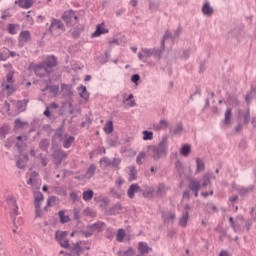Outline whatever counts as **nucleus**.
<instances>
[{
    "label": "nucleus",
    "mask_w": 256,
    "mask_h": 256,
    "mask_svg": "<svg viewBox=\"0 0 256 256\" xmlns=\"http://www.w3.org/2000/svg\"><path fill=\"white\" fill-rule=\"evenodd\" d=\"M48 31L54 36L59 37L62 33H65V25L59 19H52L51 25L48 28Z\"/></svg>",
    "instance_id": "nucleus-1"
},
{
    "label": "nucleus",
    "mask_w": 256,
    "mask_h": 256,
    "mask_svg": "<svg viewBox=\"0 0 256 256\" xmlns=\"http://www.w3.org/2000/svg\"><path fill=\"white\" fill-rule=\"evenodd\" d=\"M179 35H181V28H177L174 31V34H171L170 31H166L163 37L162 47H169L172 46L173 43H175V39H178Z\"/></svg>",
    "instance_id": "nucleus-2"
},
{
    "label": "nucleus",
    "mask_w": 256,
    "mask_h": 256,
    "mask_svg": "<svg viewBox=\"0 0 256 256\" xmlns=\"http://www.w3.org/2000/svg\"><path fill=\"white\" fill-rule=\"evenodd\" d=\"M52 157L54 159V163H55L56 167H59L61 165V163H63V160L67 159L68 155L66 154L65 151H63L61 149H56L53 151Z\"/></svg>",
    "instance_id": "nucleus-3"
},
{
    "label": "nucleus",
    "mask_w": 256,
    "mask_h": 256,
    "mask_svg": "<svg viewBox=\"0 0 256 256\" xmlns=\"http://www.w3.org/2000/svg\"><path fill=\"white\" fill-rule=\"evenodd\" d=\"M63 21H65L66 25H73V23L77 22V14L73 10H68L64 12L62 16Z\"/></svg>",
    "instance_id": "nucleus-4"
},
{
    "label": "nucleus",
    "mask_w": 256,
    "mask_h": 256,
    "mask_svg": "<svg viewBox=\"0 0 256 256\" xmlns=\"http://www.w3.org/2000/svg\"><path fill=\"white\" fill-rule=\"evenodd\" d=\"M142 53L146 57V60L149 59V57H155V59H161V50L160 49H149V48H142Z\"/></svg>",
    "instance_id": "nucleus-5"
},
{
    "label": "nucleus",
    "mask_w": 256,
    "mask_h": 256,
    "mask_svg": "<svg viewBox=\"0 0 256 256\" xmlns=\"http://www.w3.org/2000/svg\"><path fill=\"white\" fill-rule=\"evenodd\" d=\"M33 71L37 77H45V75H50V71L45 67L44 63L37 64L33 67Z\"/></svg>",
    "instance_id": "nucleus-6"
},
{
    "label": "nucleus",
    "mask_w": 256,
    "mask_h": 256,
    "mask_svg": "<svg viewBox=\"0 0 256 256\" xmlns=\"http://www.w3.org/2000/svg\"><path fill=\"white\" fill-rule=\"evenodd\" d=\"M190 191H193L194 197H199V191L201 189V182L196 179H190L188 185Z\"/></svg>",
    "instance_id": "nucleus-7"
},
{
    "label": "nucleus",
    "mask_w": 256,
    "mask_h": 256,
    "mask_svg": "<svg viewBox=\"0 0 256 256\" xmlns=\"http://www.w3.org/2000/svg\"><path fill=\"white\" fill-rule=\"evenodd\" d=\"M44 67L47 68L50 73H53V67H57V58L55 56H48L44 62Z\"/></svg>",
    "instance_id": "nucleus-8"
},
{
    "label": "nucleus",
    "mask_w": 256,
    "mask_h": 256,
    "mask_svg": "<svg viewBox=\"0 0 256 256\" xmlns=\"http://www.w3.org/2000/svg\"><path fill=\"white\" fill-rule=\"evenodd\" d=\"M148 153L155 159V161L161 159V144L157 146H149Z\"/></svg>",
    "instance_id": "nucleus-9"
},
{
    "label": "nucleus",
    "mask_w": 256,
    "mask_h": 256,
    "mask_svg": "<svg viewBox=\"0 0 256 256\" xmlns=\"http://www.w3.org/2000/svg\"><path fill=\"white\" fill-rule=\"evenodd\" d=\"M31 41V32L29 30H25L20 32L19 35V45L20 47H23L26 43H29Z\"/></svg>",
    "instance_id": "nucleus-10"
},
{
    "label": "nucleus",
    "mask_w": 256,
    "mask_h": 256,
    "mask_svg": "<svg viewBox=\"0 0 256 256\" xmlns=\"http://www.w3.org/2000/svg\"><path fill=\"white\" fill-rule=\"evenodd\" d=\"M138 251L140 252V254L136 256H143L147 255V253H151V251H153V248L149 247V244H147V242H139Z\"/></svg>",
    "instance_id": "nucleus-11"
},
{
    "label": "nucleus",
    "mask_w": 256,
    "mask_h": 256,
    "mask_svg": "<svg viewBox=\"0 0 256 256\" xmlns=\"http://www.w3.org/2000/svg\"><path fill=\"white\" fill-rule=\"evenodd\" d=\"M140 191L143 192V190L141 189V187H139V184H131L128 188L127 191V195L129 197V199H134L135 198V194Z\"/></svg>",
    "instance_id": "nucleus-12"
},
{
    "label": "nucleus",
    "mask_w": 256,
    "mask_h": 256,
    "mask_svg": "<svg viewBox=\"0 0 256 256\" xmlns=\"http://www.w3.org/2000/svg\"><path fill=\"white\" fill-rule=\"evenodd\" d=\"M36 0H16L15 5H19L21 9H31L33 7V3H35Z\"/></svg>",
    "instance_id": "nucleus-13"
},
{
    "label": "nucleus",
    "mask_w": 256,
    "mask_h": 256,
    "mask_svg": "<svg viewBox=\"0 0 256 256\" xmlns=\"http://www.w3.org/2000/svg\"><path fill=\"white\" fill-rule=\"evenodd\" d=\"M202 13L205 17H211L213 15L214 10L209 2H205L202 6Z\"/></svg>",
    "instance_id": "nucleus-14"
},
{
    "label": "nucleus",
    "mask_w": 256,
    "mask_h": 256,
    "mask_svg": "<svg viewBox=\"0 0 256 256\" xmlns=\"http://www.w3.org/2000/svg\"><path fill=\"white\" fill-rule=\"evenodd\" d=\"M105 33H109V30L103 28V24H98L95 32L92 34V37H99L101 35H105Z\"/></svg>",
    "instance_id": "nucleus-15"
},
{
    "label": "nucleus",
    "mask_w": 256,
    "mask_h": 256,
    "mask_svg": "<svg viewBox=\"0 0 256 256\" xmlns=\"http://www.w3.org/2000/svg\"><path fill=\"white\" fill-rule=\"evenodd\" d=\"M27 185H31L32 189H40L41 180H39V178H29L27 180Z\"/></svg>",
    "instance_id": "nucleus-16"
},
{
    "label": "nucleus",
    "mask_w": 256,
    "mask_h": 256,
    "mask_svg": "<svg viewBox=\"0 0 256 256\" xmlns=\"http://www.w3.org/2000/svg\"><path fill=\"white\" fill-rule=\"evenodd\" d=\"M122 209H123V206L121 205V203L118 202L109 209V215H119Z\"/></svg>",
    "instance_id": "nucleus-17"
},
{
    "label": "nucleus",
    "mask_w": 256,
    "mask_h": 256,
    "mask_svg": "<svg viewBox=\"0 0 256 256\" xmlns=\"http://www.w3.org/2000/svg\"><path fill=\"white\" fill-rule=\"evenodd\" d=\"M123 103L126 105V107H135V105H137L135 103V98L133 94H129L127 98H124Z\"/></svg>",
    "instance_id": "nucleus-18"
},
{
    "label": "nucleus",
    "mask_w": 256,
    "mask_h": 256,
    "mask_svg": "<svg viewBox=\"0 0 256 256\" xmlns=\"http://www.w3.org/2000/svg\"><path fill=\"white\" fill-rule=\"evenodd\" d=\"M95 171H97V165L91 164L85 173V178L91 179L95 175Z\"/></svg>",
    "instance_id": "nucleus-19"
},
{
    "label": "nucleus",
    "mask_w": 256,
    "mask_h": 256,
    "mask_svg": "<svg viewBox=\"0 0 256 256\" xmlns=\"http://www.w3.org/2000/svg\"><path fill=\"white\" fill-rule=\"evenodd\" d=\"M202 171H205V162L201 158L196 159V175L197 173H201Z\"/></svg>",
    "instance_id": "nucleus-20"
},
{
    "label": "nucleus",
    "mask_w": 256,
    "mask_h": 256,
    "mask_svg": "<svg viewBox=\"0 0 256 256\" xmlns=\"http://www.w3.org/2000/svg\"><path fill=\"white\" fill-rule=\"evenodd\" d=\"M188 221H189V212H184L179 219V226L187 227Z\"/></svg>",
    "instance_id": "nucleus-21"
},
{
    "label": "nucleus",
    "mask_w": 256,
    "mask_h": 256,
    "mask_svg": "<svg viewBox=\"0 0 256 256\" xmlns=\"http://www.w3.org/2000/svg\"><path fill=\"white\" fill-rule=\"evenodd\" d=\"M190 153H191V145L184 144L180 149V155H182L183 157H189Z\"/></svg>",
    "instance_id": "nucleus-22"
},
{
    "label": "nucleus",
    "mask_w": 256,
    "mask_h": 256,
    "mask_svg": "<svg viewBox=\"0 0 256 256\" xmlns=\"http://www.w3.org/2000/svg\"><path fill=\"white\" fill-rule=\"evenodd\" d=\"M213 175L211 173H206L202 177V187H207V185H211V179Z\"/></svg>",
    "instance_id": "nucleus-23"
},
{
    "label": "nucleus",
    "mask_w": 256,
    "mask_h": 256,
    "mask_svg": "<svg viewBox=\"0 0 256 256\" xmlns=\"http://www.w3.org/2000/svg\"><path fill=\"white\" fill-rule=\"evenodd\" d=\"M27 103H29V100H19L16 102V107L18 111H25L27 109Z\"/></svg>",
    "instance_id": "nucleus-24"
},
{
    "label": "nucleus",
    "mask_w": 256,
    "mask_h": 256,
    "mask_svg": "<svg viewBox=\"0 0 256 256\" xmlns=\"http://www.w3.org/2000/svg\"><path fill=\"white\" fill-rule=\"evenodd\" d=\"M229 223L232 227V229L237 233L238 231H241V224L237 220H233V217L229 218Z\"/></svg>",
    "instance_id": "nucleus-25"
},
{
    "label": "nucleus",
    "mask_w": 256,
    "mask_h": 256,
    "mask_svg": "<svg viewBox=\"0 0 256 256\" xmlns=\"http://www.w3.org/2000/svg\"><path fill=\"white\" fill-rule=\"evenodd\" d=\"M103 227H105V223L99 221V222L92 224L90 226V229H93V231H97L98 233H101V231H103Z\"/></svg>",
    "instance_id": "nucleus-26"
},
{
    "label": "nucleus",
    "mask_w": 256,
    "mask_h": 256,
    "mask_svg": "<svg viewBox=\"0 0 256 256\" xmlns=\"http://www.w3.org/2000/svg\"><path fill=\"white\" fill-rule=\"evenodd\" d=\"M129 181H136L137 180V169L135 166L129 167Z\"/></svg>",
    "instance_id": "nucleus-27"
},
{
    "label": "nucleus",
    "mask_w": 256,
    "mask_h": 256,
    "mask_svg": "<svg viewBox=\"0 0 256 256\" xmlns=\"http://www.w3.org/2000/svg\"><path fill=\"white\" fill-rule=\"evenodd\" d=\"M79 95L82 97V99H89V93H87V87L85 86H80L78 87Z\"/></svg>",
    "instance_id": "nucleus-28"
},
{
    "label": "nucleus",
    "mask_w": 256,
    "mask_h": 256,
    "mask_svg": "<svg viewBox=\"0 0 256 256\" xmlns=\"http://www.w3.org/2000/svg\"><path fill=\"white\" fill-rule=\"evenodd\" d=\"M2 87L5 91H8V95H12L17 90L14 84H2Z\"/></svg>",
    "instance_id": "nucleus-29"
},
{
    "label": "nucleus",
    "mask_w": 256,
    "mask_h": 256,
    "mask_svg": "<svg viewBox=\"0 0 256 256\" xmlns=\"http://www.w3.org/2000/svg\"><path fill=\"white\" fill-rule=\"evenodd\" d=\"M81 253H83V248L79 245V243H76L72 248V255L81 256Z\"/></svg>",
    "instance_id": "nucleus-30"
},
{
    "label": "nucleus",
    "mask_w": 256,
    "mask_h": 256,
    "mask_svg": "<svg viewBox=\"0 0 256 256\" xmlns=\"http://www.w3.org/2000/svg\"><path fill=\"white\" fill-rule=\"evenodd\" d=\"M249 191H253V186H249V187L239 186L237 188V192L239 193V195H247Z\"/></svg>",
    "instance_id": "nucleus-31"
},
{
    "label": "nucleus",
    "mask_w": 256,
    "mask_h": 256,
    "mask_svg": "<svg viewBox=\"0 0 256 256\" xmlns=\"http://www.w3.org/2000/svg\"><path fill=\"white\" fill-rule=\"evenodd\" d=\"M15 128L16 129H23L26 125H29V122L23 121L20 118H17L14 122Z\"/></svg>",
    "instance_id": "nucleus-32"
},
{
    "label": "nucleus",
    "mask_w": 256,
    "mask_h": 256,
    "mask_svg": "<svg viewBox=\"0 0 256 256\" xmlns=\"http://www.w3.org/2000/svg\"><path fill=\"white\" fill-rule=\"evenodd\" d=\"M93 195H94L93 190L84 191L82 194V199L84 201H91V199H93Z\"/></svg>",
    "instance_id": "nucleus-33"
},
{
    "label": "nucleus",
    "mask_w": 256,
    "mask_h": 256,
    "mask_svg": "<svg viewBox=\"0 0 256 256\" xmlns=\"http://www.w3.org/2000/svg\"><path fill=\"white\" fill-rule=\"evenodd\" d=\"M9 49L2 48L0 49V61H7L9 59Z\"/></svg>",
    "instance_id": "nucleus-34"
},
{
    "label": "nucleus",
    "mask_w": 256,
    "mask_h": 256,
    "mask_svg": "<svg viewBox=\"0 0 256 256\" xmlns=\"http://www.w3.org/2000/svg\"><path fill=\"white\" fill-rule=\"evenodd\" d=\"M58 215L60 217V223H69L71 221V219H69L68 215H65V211L60 210L58 212Z\"/></svg>",
    "instance_id": "nucleus-35"
},
{
    "label": "nucleus",
    "mask_w": 256,
    "mask_h": 256,
    "mask_svg": "<svg viewBox=\"0 0 256 256\" xmlns=\"http://www.w3.org/2000/svg\"><path fill=\"white\" fill-rule=\"evenodd\" d=\"M66 237H67V231H62V232L57 231L55 234V238L58 241V243H60L61 241H64Z\"/></svg>",
    "instance_id": "nucleus-36"
},
{
    "label": "nucleus",
    "mask_w": 256,
    "mask_h": 256,
    "mask_svg": "<svg viewBox=\"0 0 256 256\" xmlns=\"http://www.w3.org/2000/svg\"><path fill=\"white\" fill-rule=\"evenodd\" d=\"M125 230L123 228L118 229L116 240L118 243H123V239H125Z\"/></svg>",
    "instance_id": "nucleus-37"
},
{
    "label": "nucleus",
    "mask_w": 256,
    "mask_h": 256,
    "mask_svg": "<svg viewBox=\"0 0 256 256\" xmlns=\"http://www.w3.org/2000/svg\"><path fill=\"white\" fill-rule=\"evenodd\" d=\"M145 190L142 192L143 197L147 198V197H151V195H153V191H155V189L151 186H144Z\"/></svg>",
    "instance_id": "nucleus-38"
},
{
    "label": "nucleus",
    "mask_w": 256,
    "mask_h": 256,
    "mask_svg": "<svg viewBox=\"0 0 256 256\" xmlns=\"http://www.w3.org/2000/svg\"><path fill=\"white\" fill-rule=\"evenodd\" d=\"M103 129L104 132L107 133V135L113 133V121H108Z\"/></svg>",
    "instance_id": "nucleus-39"
},
{
    "label": "nucleus",
    "mask_w": 256,
    "mask_h": 256,
    "mask_svg": "<svg viewBox=\"0 0 256 256\" xmlns=\"http://www.w3.org/2000/svg\"><path fill=\"white\" fill-rule=\"evenodd\" d=\"M47 89H49L50 93H53V95H57V93H59V85L49 86L47 84L46 88L44 89V91H47Z\"/></svg>",
    "instance_id": "nucleus-40"
},
{
    "label": "nucleus",
    "mask_w": 256,
    "mask_h": 256,
    "mask_svg": "<svg viewBox=\"0 0 256 256\" xmlns=\"http://www.w3.org/2000/svg\"><path fill=\"white\" fill-rule=\"evenodd\" d=\"M73 141H75V137L69 136L64 140L63 147H65V149H69V147L73 145Z\"/></svg>",
    "instance_id": "nucleus-41"
},
{
    "label": "nucleus",
    "mask_w": 256,
    "mask_h": 256,
    "mask_svg": "<svg viewBox=\"0 0 256 256\" xmlns=\"http://www.w3.org/2000/svg\"><path fill=\"white\" fill-rule=\"evenodd\" d=\"M231 124V108H228L225 112L224 125Z\"/></svg>",
    "instance_id": "nucleus-42"
},
{
    "label": "nucleus",
    "mask_w": 256,
    "mask_h": 256,
    "mask_svg": "<svg viewBox=\"0 0 256 256\" xmlns=\"http://www.w3.org/2000/svg\"><path fill=\"white\" fill-rule=\"evenodd\" d=\"M9 134V126L4 125L0 128V137L1 139H5L7 135Z\"/></svg>",
    "instance_id": "nucleus-43"
},
{
    "label": "nucleus",
    "mask_w": 256,
    "mask_h": 256,
    "mask_svg": "<svg viewBox=\"0 0 256 256\" xmlns=\"http://www.w3.org/2000/svg\"><path fill=\"white\" fill-rule=\"evenodd\" d=\"M57 203V197L51 196L47 199V205L44 207V211H47L48 207H51L52 205H55Z\"/></svg>",
    "instance_id": "nucleus-44"
},
{
    "label": "nucleus",
    "mask_w": 256,
    "mask_h": 256,
    "mask_svg": "<svg viewBox=\"0 0 256 256\" xmlns=\"http://www.w3.org/2000/svg\"><path fill=\"white\" fill-rule=\"evenodd\" d=\"M144 141H151L153 139V132L144 130L142 132Z\"/></svg>",
    "instance_id": "nucleus-45"
},
{
    "label": "nucleus",
    "mask_w": 256,
    "mask_h": 256,
    "mask_svg": "<svg viewBox=\"0 0 256 256\" xmlns=\"http://www.w3.org/2000/svg\"><path fill=\"white\" fill-rule=\"evenodd\" d=\"M145 157H147V154L144 151L140 152L136 158L137 165H143V159Z\"/></svg>",
    "instance_id": "nucleus-46"
},
{
    "label": "nucleus",
    "mask_w": 256,
    "mask_h": 256,
    "mask_svg": "<svg viewBox=\"0 0 256 256\" xmlns=\"http://www.w3.org/2000/svg\"><path fill=\"white\" fill-rule=\"evenodd\" d=\"M39 147L42 149V151H47V149H49V140L42 139L40 141Z\"/></svg>",
    "instance_id": "nucleus-47"
},
{
    "label": "nucleus",
    "mask_w": 256,
    "mask_h": 256,
    "mask_svg": "<svg viewBox=\"0 0 256 256\" xmlns=\"http://www.w3.org/2000/svg\"><path fill=\"white\" fill-rule=\"evenodd\" d=\"M35 203V213L36 217H42L43 212L41 211V203L42 202H34Z\"/></svg>",
    "instance_id": "nucleus-48"
},
{
    "label": "nucleus",
    "mask_w": 256,
    "mask_h": 256,
    "mask_svg": "<svg viewBox=\"0 0 256 256\" xmlns=\"http://www.w3.org/2000/svg\"><path fill=\"white\" fill-rule=\"evenodd\" d=\"M109 203H111V200L109 198L105 197L100 202V208L101 209H107L109 207Z\"/></svg>",
    "instance_id": "nucleus-49"
},
{
    "label": "nucleus",
    "mask_w": 256,
    "mask_h": 256,
    "mask_svg": "<svg viewBox=\"0 0 256 256\" xmlns=\"http://www.w3.org/2000/svg\"><path fill=\"white\" fill-rule=\"evenodd\" d=\"M100 165H103V167H110L111 159H109L107 157L100 159Z\"/></svg>",
    "instance_id": "nucleus-50"
},
{
    "label": "nucleus",
    "mask_w": 256,
    "mask_h": 256,
    "mask_svg": "<svg viewBox=\"0 0 256 256\" xmlns=\"http://www.w3.org/2000/svg\"><path fill=\"white\" fill-rule=\"evenodd\" d=\"M161 129H168L171 132V124L166 119L161 120Z\"/></svg>",
    "instance_id": "nucleus-51"
},
{
    "label": "nucleus",
    "mask_w": 256,
    "mask_h": 256,
    "mask_svg": "<svg viewBox=\"0 0 256 256\" xmlns=\"http://www.w3.org/2000/svg\"><path fill=\"white\" fill-rule=\"evenodd\" d=\"M240 117H243L244 119V123H249V119H250V114H249V110H246L244 113H239Z\"/></svg>",
    "instance_id": "nucleus-52"
},
{
    "label": "nucleus",
    "mask_w": 256,
    "mask_h": 256,
    "mask_svg": "<svg viewBox=\"0 0 256 256\" xmlns=\"http://www.w3.org/2000/svg\"><path fill=\"white\" fill-rule=\"evenodd\" d=\"M252 97H256V88L252 89L251 92L246 95L245 97L246 103H249Z\"/></svg>",
    "instance_id": "nucleus-53"
},
{
    "label": "nucleus",
    "mask_w": 256,
    "mask_h": 256,
    "mask_svg": "<svg viewBox=\"0 0 256 256\" xmlns=\"http://www.w3.org/2000/svg\"><path fill=\"white\" fill-rule=\"evenodd\" d=\"M16 166L18 167V169H22V171H25V160L19 158L16 161Z\"/></svg>",
    "instance_id": "nucleus-54"
},
{
    "label": "nucleus",
    "mask_w": 256,
    "mask_h": 256,
    "mask_svg": "<svg viewBox=\"0 0 256 256\" xmlns=\"http://www.w3.org/2000/svg\"><path fill=\"white\" fill-rule=\"evenodd\" d=\"M161 153H167V136H165L162 140Z\"/></svg>",
    "instance_id": "nucleus-55"
},
{
    "label": "nucleus",
    "mask_w": 256,
    "mask_h": 256,
    "mask_svg": "<svg viewBox=\"0 0 256 256\" xmlns=\"http://www.w3.org/2000/svg\"><path fill=\"white\" fill-rule=\"evenodd\" d=\"M4 84H14L13 72H9L6 76V82Z\"/></svg>",
    "instance_id": "nucleus-56"
},
{
    "label": "nucleus",
    "mask_w": 256,
    "mask_h": 256,
    "mask_svg": "<svg viewBox=\"0 0 256 256\" xmlns=\"http://www.w3.org/2000/svg\"><path fill=\"white\" fill-rule=\"evenodd\" d=\"M6 203H8V205H10V207L17 206V200H15V198H13V197H8L6 199Z\"/></svg>",
    "instance_id": "nucleus-57"
},
{
    "label": "nucleus",
    "mask_w": 256,
    "mask_h": 256,
    "mask_svg": "<svg viewBox=\"0 0 256 256\" xmlns=\"http://www.w3.org/2000/svg\"><path fill=\"white\" fill-rule=\"evenodd\" d=\"M183 132V124H178L173 130L174 135H179V133Z\"/></svg>",
    "instance_id": "nucleus-58"
},
{
    "label": "nucleus",
    "mask_w": 256,
    "mask_h": 256,
    "mask_svg": "<svg viewBox=\"0 0 256 256\" xmlns=\"http://www.w3.org/2000/svg\"><path fill=\"white\" fill-rule=\"evenodd\" d=\"M140 79H141V76H139V74H134L131 76L132 83H135L136 85H139Z\"/></svg>",
    "instance_id": "nucleus-59"
},
{
    "label": "nucleus",
    "mask_w": 256,
    "mask_h": 256,
    "mask_svg": "<svg viewBox=\"0 0 256 256\" xmlns=\"http://www.w3.org/2000/svg\"><path fill=\"white\" fill-rule=\"evenodd\" d=\"M12 217H13V222L15 223V216L19 215V207L16 206H12Z\"/></svg>",
    "instance_id": "nucleus-60"
},
{
    "label": "nucleus",
    "mask_w": 256,
    "mask_h": 256,
    "mask_svg": "<svg viewBox=\"0 0 256 256\" xmlns=\"http://www.w3.org/2000/svg\"><path fill=\"white\" fill-rule=\"evenodd\" d=\"M34 199L35 202H43V194L41 192H37L34 195Z\"/></svg>",
    "instance_id": "nucleus-61"
},
{
    "label": "nucleus",
    "mask_w": 256,
    "mask_h": 256,
    "mask_svg": "<svg viewBox=\"0 0 256 256\" xmlns=\"http://www.w3.org/2000/svg\"><path fill=\"white\" fill-rule=\"evenodd\" d=\"M112 167H119L121 165V158H114L111 160Z\"/></svg>",
    "instance_id": "nucleus-62"
},
{
    "label": "nucleus",
    "mask_w": 256,
    "mask_h": 256,
    "mask_svg": "<svg viewBox=\"0 0 256 256\" xmlns=\"http://www.w3.org/2000/svg\"><path fill=\"white\" fill-rule=\"evenodd\" d=\"M70 199H72L73 203H77V201H79V196L77 195V192H71Z\"/></svg>",
    "instance_id": "nucleus-63"
},
{
    "label": "nucleus",
    "mask_w": 256,
    "mask_h": 256,
    "mask_svg": "<svg viewBox=\"0 0 256 256\" xmlns=\"http://www.w3.org/2000/svg\"><path fill=\"white\" fill-rule=\"evenodd\" d=\"M175 220V214L174 212H170L168 216L165 217V221L169 223V221L173 222Z\"/></svg>",
    "instance_id": "nucleus-64"
}]
</instances>
